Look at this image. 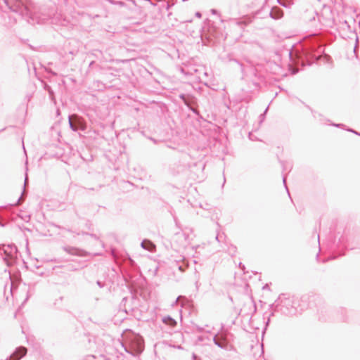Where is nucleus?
Returning a JSON list of instances; mask_svg holds the SVG:
<instances>
[{"label":"nucleus","mask_w":360,"mask_h":360,"mask_svg":"<svg viewBox=\"0 0 360 360\" xmlns=\"http://www.w3.org/2000/svg\"><path fill=\"white\" fill-rule=\"evenodd\" d=\"M214 340L215 343L219 347H223L226 345V334L224 333H221L217 334L214 338Z\"/></svg>","instance_id":"f257e3e1"},{"label":"nucleus","mask_w":360,"mask_h":360,"mask_svg":"<svg viewBox=\"0 0 360 360\" xmlns=\"http://www.w3.org/2000/svg\"><path fill=\"white\" fill-rule=\"evenodd\" d=\"M70 124L71 128L73 130H77L79 128L81 129H84L85 127L83 124H82L76 117H70Z\"/></svg>","instance_id":"f03ea898"},{"label":"nucleus","mask_w":360,"mask_h":360,"mask_svg":"<svg viewBox=\"0 0 360 360\" xmlns=\"http://www.w3.org/2000/svg\"><path fill=\"white\" fill-rule=\"evenodd\" d=\"M162 321L170 327H174L176 325V321L170 316H165L163 318Z\"/></svg>","instance_id":"39448f33"},{"label":"nucleus","mask_w":360,"mask_h":360,"mask_svg":"<svg viewBox=\"0 0 360 360\" xmlns=\"http://www.w3.org/2000/svg\"><path fill=\"white\" fill-rule=\"evenodd\" d=\"M26 353L27 349L25 347H20L11 356L10 360H19L24 356Z\"/></svg>","instance_id":"7ed1b4c3"},{"label":"nucleus","mask_w":360,"mask_h":360,"mask_svg":"<svg viewBox=\"0 0 360 360\" xmlns=\"http://www.w3.org/2000/svg\"><path fill=\"white\" fill-rule=\"evenodd\" d=\"M141 246L149 251H153L155 249V245L149 240H144L141 243Z\"/></svg>","instance_id":"20e7f679"}]
</instances>
